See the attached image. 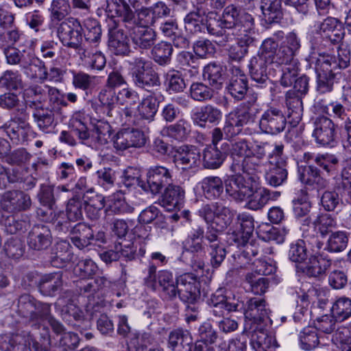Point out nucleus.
<instances>
[{
  "mask_svg": "<svg viewBox=\"0 0 351 351\" xmlns=\"http://www.w3.org/2000/svg\"><path fill=\"white\" fill-rule=\"evenodd\" d=\"M207 224L206 231L200 226L192 228L184 242V247L193 253L207 247L213 268L221 266L226 256L225 245L219 237L232 222L234 212L220 202L204 204L197 211Z\"/></svg>",
  "mask_w": 351,
  "mask_h": 351,
  "instance_id": "f257e3e1",
  "label": "nucleus"
},
{
  "mask_svg": "<svg viewBox=\"0 0 351 351\" xmlns=\"http://www.w3.org/2000/svg\"><path fill=\"white\" fill-rule=\"evenodd\" d=\"M17 312L19 315L27 319L29 324L36 329L42 328L41 338L45 343L50 344L49 330L45 322H47L57 335H62L64 332L63 325L56 320L51 313V304L36 300L29 295H22L18 300Z\"/></svg>",
  "mask_w": 351,
  "mask_h": 351,
  "instance_id": "f03ea898",
  "label": "nucleus"
},
{
  "mask_svg": "<svg viewBox=\"0 0 351 351\" xmlns=\"http://www.w3.org/2000/svg\"><path fill=\"white\" fill-rule=\"evenodd\" d=\"M254 19L245 12H241L234 5L227 6L221 17L215 23H208V32L213 36L214 41L219 46L224 47L231 39L226 29H232V34L254 33Z\"/></svg>",
  "mask_w": 351,
  "mask_h": 351,
  "instance_id": "7ed1b4c3",
  "label": "nucleus"
},
{
  "mask_svg": "<svg viewBox=\"0 0 351 351\" xmlns=\"http://www.w3.org/2000/svg\"><path fill=\"white\" fill-rule=\"evenodd\" d=\"M254 230V220L251 215L247 213L237 215L236 230L232 232L230 239L238 246L243 247L242 251L237 255L241 265L249 263L252 257L259 254L262 256L266 253L261 242L252 239Z\"/></svg>",
  "mask_w": 351,
  "mask_h": 351,
  "instance_id": "20e7f679",
  "label": "nucleus"
},
{
  "mask_svg": "<svg viewBox=\"0 0 351 351\" xmlns=\"http://www.w3.org/2000/svg\"><path fill=\"white\" fill-rule=\"evenodd\" d=\"M109 18L121 19L126 29L151 27L156 23L149 8H142L135 13L125 0H105L102 5Z\"/></svg>",
  "mask_w": 351,
  "mask_h": 351,
  "instance_id": "39448f33",
  "label": "nucleus"
},
{
  "mask_svg": "<svg viewBox=\"0 0 351 351\" xmlns=\"http://www.w3.org/2000/svg\"><path fill=\"white\" fill-rule=\"evenodd\" d=\"M129 73L132 81L137 88L149 90V88L159 86V74L155 65L147 58L134 56L128 60Z\"/></svg>",
  "mask_w": 351,
  "mask_h": 351,
  "instance_id": "423d86ee",
  "label": "nucleus"
},
{
  "mask_svg": "<svg viewBox=\"0 0 351 351\" xmlns=\"http://www.w3.org/2000/svg\"><path fill=\"white\" fill-rule=\"evenodd\" d=\"M244 308L245 323L243 332H252L257 327L270 326L269 310L266 307V302L263 298H251L247 300Z\"/></svg>",
  "mask_w": 351,
  "mask_h": 351,
  "instance_id": "0eeeda50",
  "label": "nucleus"
},
{
  "mask_svg": "<svg viewBox=\"0 0 351 351\" xmlns=\"http://www.w3.org/2000/svg\"><path fill=\"white\" fill-rule=\"evenodd\" d=\"M263 42L258 53L253 56L249 64L250 74L252 80L260 88L266 87L269 83L267 76V66L276 64L272 54V48Z\"/></svg>",
  "mask_w": 351,
  "mask_h": 351,
  "instance_id": "6e6552de",
  "label": "nucleus"
},
{
  "mask_svg": "<svg viewBox=\"0 0 351 351\" xmlns=\"http://www.w3.org/2000/svg\"><path fill=\"white\" fill-rule=\"evenodd\" d=\"M112 88L104 86L98 94L99 104L92 106L101 119L107 118L109 122L121 121L120 107L117 104V96Z\"/></svg>",
  "mask_w": 351,
  "mask_h": 351,
  "instance_id": "1a4fd4ad",
  "label": "nucleus"
},
{
  "mask_svg": "<svg viewBox=\"0 0 351 351\" xmlns=\"http://www.w3.org/2000/svg\"><path fill=\"white\" fill-rule=\"evenodd\" d=\"M310 62L315 65L317 92L319 95L333 92L341 77V73L330 69V65L324 60L320 61L315 58H310Z\"/></svg>",
  "mask_w": 351,
  "mask_h": 351,
  "instance_id": "9d476101",
  "label": "nucleus"
},
{
  "mask_svg": "<svg viewBox=\"0 0 351 351\" xmlns=\"http://www.w3.org/2000/svg\"><path fill=\"white\" fill-rule=\"evenodd\" d=\"M83 27L77 19L71 17L62 22L58 27L57 34L62 44L68 48L78 51L82 46Z\"/></svg>",
  "mask_w": 351,
  "mask_h": 351,
  "instance_id": "9b49d317",
  "label": "nucleus"
},
{
  "mask_svg": "<svg viewBox=\"0 0 351 351\" xmlns=\"http://www.w3.org/2000/svg\"><path fill=\"white\" fill-rule=\"evenodd\" d=\"M312 136L317 144L323 147H334L337 143L336 125L329 117L322 115L313 120Z\"/></svg>",
  "mask_w": 351,
  "mask_h": 351,
  "instance_id": "f8f14e48",
  "label": "nucleus"
},
{
  "mask_svg": "<svg viewBox=\"0 0 351 351\" xmlns=\"http://www.w3.org/2000/svg\"><path fill=\"white\" fill-rule=\"evenodd\" d=\"M28 118L25 109L22 108L18 110L15 115L2 126L13 143L23 144L27 140L28 134L31 131Z\"/></svg>",
  "mask_w": 351,
  "mask_h": 351,
  "instance_id": "ddd939ff",
  "label": "nucleus"
},
{
  "mask_svg": "<svg viewBox=\"0 0 351 351\" xmlns=\"http://www.w3.org/2000/svg\"><path fill=\"white\" fill-rule=\"evenodd\" d=\"M171 181V170L161 165L152 166L147 171L146 181L141 184V189L146 193L156 195Z\"/></svg>",
  "mask_w": 351,
  "mask_h": 351,
  "instance_id": "4468645a",
  "label": "nucleus"
},
{
  "mask_svg": "<svg viewBox=\"0 0 351 351\" xmlns=\"http://www.w3.org/2000/svg\"><path fill=\"white\" fill-rule=\"evenodd\" d=\"M113 147L117 151H125L131 147L140 148L146 144L143 132L134 128H123L112 138Z\"/></svg>",
  "mask_w": 351,
  "mask_h": 351,
  "instance_id": "2eb2a0df",
  "label": "nucleus"
},
{
  "mask_svg": "<svg viewBox=\"0 0 351 351\" xmlns=\"http://www.w3.org/2000/svg\"><path fill=\"white\" fill-rule=\"evenodd\" d=\"M312 49L309 58H315L320 61L324 60L330 65V69L335 71L337 69H346L350 64V50L347 46L338 47L337 57L319 51L317 42L312 43Z\"/></svg>",
  "mask_w": 351,
  "mask_h": 351,
  "instance_id": "dca6fc26",
  "label": "nucleus"
},
{
  "mask_svg": "<svg viewBox=\"0 0 351 351\" xmlns=\"http://www.w3.org/2000/svg\"><path fill=\"white\" fill-rule=\"evenodd\" d=\"M179 289V298L187 304H193L199 298V282L196 275L185 273L176 277Z\"/></svg>",
  "mask_w": 351,
  "mask_h": 351,
  "instance_id": "f3484780",
  "label": "nucleus"
},
{
  "mask_svg": "<svg viewBox=\"0 0 351 351\" xmlns=\"http://www.w3.org/2000/svg\"><path fill=\"white\" fill-rule=\"evenodd\" d=\"M287 125V119L281 110L269 108L265 110L259 120L261 130L268 134L276 135L282 132Z\"/></svg>",
  "mask_w": 351,
  "mask_h": 351,
  "instance_id": "a211bd4d",
  "label": "nucleus"
},
{
  "mask_svg": "<svg viewBox=\"0 0 351 351\" xmlns=\"http://www.w3.org/2000/svg\"><path fill=\"white\" fill-rule=\"evenodd\" d=\"M223 113L217 106L206 104L197 108L191 114L194 124L201 128L217 125L222 119Z\"/></svg>",
  "mask_w": 351,
  "mask_h": 351,
  "instance_id": "6ab92c4d",
  "label": "nucleus"
},
{
  "mask_svg": "<svg viewBox=\"0 0 351 351\" xmlns=\"http://www.w3.org/2000/svg\"><path fill=\"white\" fill-rule=\"evenodd\" d=\"M221 149L225 150L226 153L230 151V157L232 160L230 170L233 173H241L243 168V162L248 156L247 152L250 150L247 141L242 139L232 143L230 147L228 143H223L221 145Z\"/></svg>",
  "mask_w": 351,
  "mask_h": 351,
  "instance_id": "aec40b11",
  "label": "nucleus"
},
{
  "mask_svg": "<svg viewBox=\"0 0 351 351\" xmlns=\"http://www.w3.org/2000/svg\"><path fill=\"white\" fill-rule=\"evenodd\" d=\"M317 33L324 40L333 45L339 43L345 35L341 22L332 16H328L318 25Z\"/></svg>",
  "mask_w": 351,
  "mask_h": 351,
  "instance_id": "412c9836",
  "label": "nucleus"
},
{
  "mask_svg": "<svg viewBox=\"0 0 351 351\" xmlns=\"http://www.w3.org/2000/svg\"><path fill=\"white\" fill-rule=\"evenodd\" d=\"M224 186L227 194L235 200L243 201L252 194V186L241 173L228 177L225 180Z\"/></svg>",
  "mask_w": 351,
  "mask_h": 351,
  "instance_id": "4be33fe9",
  "label": "nucleus"
},
{
  "mask_svg": "<svg viewBox=\"0 0 351 351\" xmlns=\"http://www.w3.org/2000/svg\"><path fill=\"white\" fill-rule=\"evenodd\" d=\"M50 228L43 224L35 225L28 233L27 245L29 248L41 251L47 249L52 243Z\"/></svg>",
  "mask_w": 351,
  "mask_h": 351,
  "instance_id": "5701e85b",
  "label": "nucleus"
},
{
  "mask_svg": "<svg viewBox=\"0 0 351 351\" xmlns=\"http://www.w3.org/2000/svg\"><path fill=\"white\" fill-rule=\"evenodd\" d=\"M127 29L129 32V36L134 47L136 49H149L156 41V32L151 27L141 28L134 27Z\"/></svg>",
  "mask_w": 351,
  "mask_h": 351,
  "instance_id": "b1692460",
  "label": "nucleus"
},
{
  "mask_svg": "<svg viewBox=\"0 0 351 351\" xmlns=\"http://www.w3.org/2000/svg\"><path fill=\"white\" fill-rule=\"evenodd\" d=\"M267 326L257 327L252 332H243L250 338L251 346L255 351H267L278 347L275 337L267 332Z\"/></svg>",
  "mask_w": 351,
  "mask_h": 351,
  "instance_id": "393cba45",
  "label": "nucleus"
},
{
  "mask_svg": "<svg viewBox=\"0 0 351 351\" xmlns=\"http://www.w3.org/2000/svg\"><path fill=\"white\" fill-rule=\"evenodd\" d=\"M232 77L226 86L228 93L237 101L242 100L248 89L247 78L239 66L231 68Z\"/></svg>",
  "mask_w": 351,
  "mask_h": 351,
  "instance_id": "a878e982",
  "label": "nucleus"
},
{
  "mask_svg": "<svg viewBox=\"0 0 351 351\" xmlns=\"http://www.w3.org/2000/svg\"><path fill=\"white\" fill-rule=\"evenodd\" d=\"M12 349L8 351H49L47 346L38 342L29 332L16 334L10 340Z\"/></svg>",
  "mask_w": 351,
  "mask_h": 351,
  "instance_id": "bb28decb",
  "label": "nucleus"
},
{
  "mask_svg": "<svg viewBox=\"0 0 351 351\" xmlns=\"http://www.w3.org/2000/svg\"><path fill=\"white\" fill-rule=\"evenodd\" d=\"M200 157L201 155L195 146L182 145L176 149L174 160L182 165L183 169H189L197 167Z\"/></svg>",
  "mask_w": 351,
  "mask_h": 351,
  "instance_id": "cd10ccee",
  "label": "nucleus"
},
{
  "mask_svg": "<svg viewBox=\"0 0 351 351\" xmlns=\"http://www.w3.org/2000/svg\"><path fill=\"white\" fill-rule=\"evenodd\" d=\"M254 33L238 34L237 43L230 47L228 57L231 60L240 62L248 53V47L256 45V39L253 36Z\"/></svg>",
  "mask_w": 351,
  "mask_h": 351,
  "instance_id": "c85d7f7f",
  "label": "nucleus"
},
{
  "mask_svg": "<svg viewBox=\"0 0 351 351\" xmlns=\"http://www.w3.org/2000/svg\"><path fill=\"white\" fill-rule=\"evenodd\" d=\"M228 154L225 150L217 146L206 145L202 153V165L206 169H219L227 158Z\"/></svg>",
  "mask_w": 351,
  "mask_h": 351,
  "instance_id": "c756f323",
  "label": "nucleus"
},
{
  "mask_svg": "<svg viewBox=\"0 0 351 351\" xmlns=\"http://www.w3.org/2000/svg\"><path fill=\"white\" fill-rule=\"evenodd\" d=\"M193 338L186 329L177 328L171 331L168 338L170 351H192Z\"/></svg>",
  "mask_w": 351,
  "mask_h": 351,
  "instance_id": "7c9ffc66",
  "label": "nucleus"
},
{
  "mask_svg": "<svg viewBox=\"0 0 351 351\" xmlns=\"http://www.w3.org/2000/svg\"><path fill=\"white\" fill-rule=\"evenodd\" d=\"M108 46L116 55L125 56L130 51L128 37L123 29L117 27L109 28Z\"/></svg>",
  "mask_w": 351,
  "mask_h": 351,
  "instance_id": "2f4dec72",
  "label": "nucleus"
},
{
  "mask_svg": "<svg viewBox=\"0 0 351 351\" xmlns=\"http://www.w3.org/2000/svg\"><path fill=\"white\" fill-rule=\"evenodd\" d=\"M331 265L332 260L327 256L322 254L318 256L311 255L303 271L309 277L321 278L325 275Z\"/></svg>",
  "mask_w": 351,
  "mask_h": 351,
  "instance_id": "473e14b6",
  "label": "nucleus"
},
{
  "mask_svg": "<svg viewBox=\"0 0 351 351\" xmlns=\"http://www.w3.org/2000/svg\"><path fill=\"white\" fill-rule=\"evenodd\" d=\"M285 97L287 116L290 119L291 124L295 126L302 119L304 111L303 97L295 94L293 91H287Z\"/></svg>",
  "mask_w": 351,
  "mask_h": 351,
  "instance_id": "72a5a7b5",
  "label": "nucleus"
},
{
  "mask_svg": "<svg viewBox=\"0 0 351 351\" xmlns=\"http://www.w3.org/2000/svg\"><path fill=\"white\" fill-rule=\"evenodd\" d=\"M263 43L265 45H268L267 47L271 46L272 48L274 60L276 64L298 63L297 60L294 59L297 53L284 44L280 43L279 46L273 38H267L263 40Z\"/></svg>",
  "mask_w": 351,
  "mask_h": 351,
  "instance_id": "f704fd0d",
  "label": "nucleus"
},
{
  "mask_svg": "<svg viewBox=\"0 0 351 351\" xmlns=\"http://www.w3.org/2000/svg\"><path fill=\"white\" fill-rule=\"evenodd\" d=\"M88 116L84 110L75 111L69 121V128H73L80 143L87 145L90 132L87 127Z\"/></svg>",
  "mask_w": 351,
  "mask_h": 351,
  "instance_id": "c9c22d12",
  "label": "nucleus"
},
{
  "mask_svg": "<svg viewBox=\"0 0 351 351\" xmlns=\"http://www.w3.org/2000/svg\"><path fill=\"white\" fill-rule=\"evenodd\" d=\"M1 204L10 206L14 210H26L32 204L29 195L21 191H10L5 193L1 199Z\"/></svg>",
  "mask_w": 351,
  "mask_h": 351,
  "instance_id": "e433bc0d",
  "label": "nucleus"
},
{
  "mask_svg": "<svg viewBox=\"0 0 351 351\" xmlns=\"http://www.w3.org/2000/svg\"><path fill=\"white\" fill-rule=\"evenodd\" d=\"M185 197L184 190L180 186L169 183L161 196L160 204L168 210L179 208Z\"/></svg>",
  "mask_w": 351,
  "mask_h": 351,
  "instance_id": "4c0bfd02",
  "label": "nucleus"
},
{
  "mask_svg": "<svg viewBox=\"0 0 351 351\" xmlns=\"http://www.w3.org/2000/svg\"><path fill=\"white\" fill-rule=\"evenodd\" d=\"M80 59L92 70L102 71L106 64L105 55L94 46L90 49L84 47L78 52Z\"/></svg>",
  "mask_w": 351,
  "mask_h": 351,
  "instance_id": "58836bf2",
  "label": "nucleus"
},
{
  "mask_svg": "<svg viewBox=\"0 0 351 351\" xmlns=\"http://www.w3.org/2000/svg\"><path fill=\"white\" fill-rule=\"evenodd\" d=\"M71 241L79 249L93 243L95 234L92 228L85 223H78L71 230Z\"/></svg>",
  "mask_w": 351,
  "mask_h": 351,
  "instance_id": "ea45409f",
  "label": "nucleus"
},
{
  "mask_svg": "<svg viewBox=\"0 0 351 351\" xmlns=\"http://www.w3.org/2000/svg\"><path fill=\"white\" fill-rule=\"evenodd\" d=\"M34 122L38 128L45 134L53 132L57 122L54 112L48 108H38L32 113Z\"/></svg>",
  "mask_w": 351,
  "mask_h": 351,
  "instance_id": "a19ab883",
  "label": "nucleus"
},
{
  "mask_svg": "<svg viewBox=\"0 0 351 351\" xmlns=\"http://www.w3.org/2000/svg\"><path fill=\"white\" fill-rule=\"evenodd\" d=\"M62 319L76 330L80 331L89 326L88 320L84 318L83 312L73 304H67L62 310Z\"/></svg>",
  "mask_w": 351,
  "mask_h": 351,
  "instance_id": "79ce46f5",
  "label": "nucleus"
},
{
  "mask_svg": "<svg viewBox=\"0 0 351 351\" xmlns=\"http://www.w3.org/2000/svg\"><path fill=\"white\" fill-rule=\"evenodd\" d=\"M205 14V11L200 8L191 11L184 19L185 29L193 34L202 32L205 29L208 30Z\"/></svg>",
  "mask_w": 351,
  "mask_h": 351,
  "instance_id": "37998d69",
  "label": "nucleus"
},
{
  "mask_svg": "<svg viewBox=\"0 0 351 351\" xmlns=\"http://www.w3.org/2000/svg\"><path fill=\"white\" fill-rule=\"evenodd\" d=\"M190 132L191 124L184 119H180L176 123L164 127L161 130L162 136L179 142L185 141Z\"/></svg>",
  "mask_w": 351,
  "mask_h": 351,
  "instance_id": "c03bdc74",
  "label": "nucleus"
},
{
  "mask_svg": "<svg viewBox=\"0 0 351 351\" xmlns=\"http://www.w3.org/2000/svg\"><path fill=\"white\" fill-rule=\"evenodd\" d=\"M203 195L207 199L219 198L223 192V182L220 177L208 176L199 183Z\"/></svg>",
  "mask_w": 351,
  "mask_h": 351,
  "instance_id": "a18cd8bd",
  "label": "nucleus"
},
{
  "mask_svg": "<svg viewBox=\"0 0 351 351\" xmlns=\"http://www.w3.org/2000/svg\"><path fill=\"white\" fill-rule=\"evenodd\" d=\"M260 8L267 23H278L282 18V0H261Z\"/></svg>",
  "mask_w": 351,
  "mask_h": 351,
  "instance_id": "49530a36",
  "label": "nucleus"
},
{
  "mask_svg": "<svg viewBox=\"0 0 351 351\" xmlns=\"http://www.w3.org/2000/svg\"><path fill=\"white\" fill-rule=\"evenodd\" d=\"M62 272L58 271L43 276L39 282V289L45 295H53L62 289Z\"/></svg>",
  "mask_w": 351,
  "mask_h": 351,
  "instance_id": "de8ad7c7",
  "label": "nucleus"
},
{
  "mask_svg": "<svg viewBox=\"0 0 351 351\" xmlns=\"http://www.w3.org/2000/svg\"><path fill=\"white\" fill-rule=\"evenodd\" d=\"M299 179L302 183L308 186L316 184L319 188H326L328 185L327 181L321 176L320 170L312 165L299 171Z\"/></svg>",
  "mask_w": 351,
  "mask_h": 351,
  "instance_id": "09e8293b",
  "label": "nucleus"
},
{
  "mask_svg": "<svg viewBox=\"0 0 351 351\" xmlns=\"http://www.w3.org/2000/svg\"><path fill=\"white\" fill-rule=\"evenodd\" d=\"M151 55L154 61L160 66H167L170 64L173 51L170 43L160 41L151 48Z\"/></svg>",
  "mask_w": 351,
  "mask_h": 351,
  "instance_id": "8fccbe9b",
  "label": "nucleus"
},
{
  "mask_svg": "<svg viewBox=\"0 0 351 351\" xmlns=\"http://www.w3.org/2000/svg\"><path fill=\"white\" fill-rule=\"evenodd\" d=\"M203 77L210 86L219 89L224 81V69L220 64L210 63L204 68Z\"/></svg>",
  "mask_w": 351,
  "mask_h": 351,
  "instance_id": "3c124183",
  "label": "nucleus"
},
{
  "mask_svg": "<svg viewBox=\"0 0 351 351\" xmlns=\"http://www.w3.org/2000/svg\"><path fill=\"white\" fill-rule=\"evenodd\" d=\"M158 104L154 93L143 98L137 106L139 116L143 119L152 121L158 111Z\"/></svg>",
  "mask_w": 351,
  "mask_h": 351,
  "instance_id": "603ef678",
  "label": "nucleus"
},
{
  "mask_svg": "<svg viewBox=\"0 0 351 351\" xmlns=\"http://www.w3.org/2000/svg\"><path fill=\"white\" fill-rule=\"evenodd\" d=\"M84 208L83 197L76 194L68 200L64 213L69 219L75 222L83 219Z\"/></svg>",
  "mask_w": 351,
  "mask_h": 351,
  "instance_id": "864d4df0",
  "label": "nucleus"
},
{
  "mask_svg": "<svg viewBox=\"0 0 351 351\" xmlns=\"http://www.w3.org/2000/svg\"><path fill=\"white\" fill-rule=\"evenodd\" d=\"M84 32L86 41L97 48L101 37V25L97 20L88 19L84 22Z\"/></svg>",
  "mask_w": 351,
  "mask_h": 351,
  "instance_id": "5fc2aeb1",
  "label": "nucleus"
},
{
  "mask_svg": "<svg viewBox=\"0 0 351 351\" xmlns=\"http://www.w3.org/2000/svg\"><path fill=\"white\" fill-rule=\"evenodd\" d=\"M300 223L302 237L306 239L307 243L311 245L313 247H315L317 250L321 249L323 243L316 237L314 222H312L311 218L306 215L301 218Z\"/></svg>",
  "mask_w": 351,
  "mask_h": 351,
  "instance_id": "6e6d98bb",
  "label": "nucleus"
},
{
  "mask_svg": "<svg viewBox=\"0 0 351 351\" xmlns=\"http://www.w3.org/2000/svg\"><path fill=\"white\" fill-rule=\"evenodd\" d=\"M72 85L76 89L87 93L93 89L96 85V76L90 75L84 71H71Z\"/></svg>",
  "mask_w": 351,
  "mask_h": 351,
  "instance_id": "4d7b16f0",
  "label": "nucleus"
},
{
  "mask_svg": "<svg viewBox=\"0 0 351 351\" xmlns=\"http://www.w3.org/2000/svg\"><path fill=\"white\" fill-rule=\"evenodd\" d=\"M330 311L339 322L349 318L351 316V299L345 296L339 298L333 302Z\"/></svg>",
  "mask_w": 351,
  "mask_h": 351,
  "instance_id": "13d9d810",
  "label": "nucleus"
},
{
  "mask_svg": "<svg viewBox=\"0 0 351 351\" xmlns=\"http://www.w3.org/2000/svg\"><path fill=\"white\" fill-rule=\"evenodd\" d=\"M247 289L256 295L264 294L269 288V278L258 277L253 273H247L245 277Z\"/></svg>",
  "mask_w": 351,
  "mask_h": 351,
  "instance_id": "bf43d9fd",
  "label": "nucleus"
},
{
  "mask_svg": "<svg viewBox=\"0 0 351 351\" xmlns=\"http://www.w3.org/2000/svg\"><path fill=\"white\" fill-rule=\"evenodd\" d=\"M69 248L70 244L69 242L63 240L57 242L53 249L52 264L60 267L70 261L72 256Z\"/></svg>",
  "mask_w": 351,
  "mask_h": 351,
  "instance_id": "052dcab7",
  "label": "nucleus"
},
{
  "mask_svg": "<svg viewBox=\"0 0 351 351\" xmlns=\"http://www.w3.org/2000/svg\"><path fill=\"white\" fill-rule=\"evenodd\" d=\"M257 98L253 97L250 100L241 104L233 111L232 114H235L238 120L244 126L250 122H254V117L252 112L251 107L256 103Z\"/></svg>",
  "mask_w": 351,
  "mask_h": 351,
  "instance_id": "680f3d73",
  "label": "nucleus"
},
{
  "mask_svg": "<svg viewBox=\"0 0 351 351\" xmlns=\"http://www.w3.org/2000/svg\"><path fill=\"white\" fill-rule=\"evenodd\" d=\"M306 240L298 239L290 245L288 252L289 258L294 263H303L309 256L306 248Z\"/></svg>",
  "mask_w": 351,
  "mask_h": 351,
  "instance_id": "e2e57ef3",
  "label": "nucleus"
},
{
  "mask_svg": "<svg viewBox=\"0 0 351 351\" xmlns=\"http://www.w3.org/2000/svg\"><path fill=\"white\" fill-rule=\"evenodd\" d=\"M348 235L344 231H337L332 233L327 241L326 249L330 252H340L348 246Z\"/></svg>",
  "mask_w": 351,
  "mask_h": 351,
  "instance_id": "0e129e2a",
  "label": "nucleus"
},
{
  "mask_svg": "<svg viewBox=\"0 0 351 351\" xmlns=\"http://www.w3.org/2000/svg\"><path fill=\"white\" fill-rule=\"evenodd\" d=\"M167 89L169 93H182L186 87L182 74L178 71H171L165 75Z\"/></svg>",
  "mask_w": 351,
  "mask_h": 351,
  "instance_id": "69168bd1",
  "label": "nucleus"
},
{
  "mask_svg": "<svg viewBox=\"0 0 351 351\" xmlns=\"http://www.w3.org/2000/svg\"><path fill=\"white\" fill-rule=\"evenodd\" d=\"M301 348L305 350H311L319 343V337L316 328L308 326L303 329L300 335Z\"/></svg>",
  "mask_w": 351,
  "mask_h": 351,
  "instance_id": "338daca9",
  "label": "nucleus"
},
{
  "mask_svg": "<svg viewBox=\"0 0 351 351\" xmlns=\"http://www.w3.org/2000/svg\"><path fill=\"white\" fill-rule=\"evenodd\" d=\"M315 163L322 169L328 176L334 175L337 170L339 159L334 154H317Z\"/></svg>",
  "mask_w": 351,
  "mask_h": 351,
  "instance_id": "774afa93",
  "label": "nucleus"
}]
</instances>
